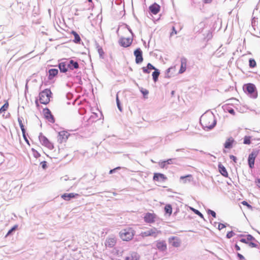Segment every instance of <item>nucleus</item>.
I'll list each match as a JSON object with an SVG mask.
<instances>
[{"mask_svg":"<svg viewBox=\"0 0 260 260\" xmlns=\"http://www.w3.org/2000/svg\"><path fill=\"white\" fill-rule=\"evenodd\" d=\"M22 119H23L22 117H18V121L19 123V126L22 131V133L26 132V129L24 128V126L22 123Z\"/></svg>","mask_w":260,"mask_h":260,"instance_id":"obj_28","label":"nucleus"},{"mask_svg":"<svg viewBox=\"0 0 260 260\" xmlns=\"http://www.w3.org/2000/svg\"><path fill=\"white\" fill-rule=\"evenodd\" d=\"M160 231H158L156 228L150 229L145 232H143L141 233V236L143 237L148 236H153L156 237L158 233H160Z\"/></svg>","mask_w":260,"mask_h":260,"instance_id":"obj_6","label":"nucleus"},{"mask_svg":"<svg viewBox=\"0 0 260 260\" xmlns=\"http://www.w3.org/2000/svg\"><path fill=\"white\" fill-rule=\"evenodd\" d=\"M155 216L153 214L147 213L144 216V220L147 223H152L154 221Z\"/></svg>","mask_w":260,"mask_h":260,"instance_id":"obj_20","label":"nucleus"},{"mask_svg":"<svg viewBox=\"0 0 260 260\" xmlns=\"http://www.w3.org/2000/svg\"><path fill=\"white\" fill-rule=\"evenodd\" d=\"M258 154L256 151H252L249 155L248 157V164L250 169L254 168L255 158Z\"/></svg>","mask_w":260,"mask_h":260,"instance_id":"obj_7","label":"nucleus"},{"mask_svg":"<svg viewBox=\"0 0 260 260\" xmlns=\"http://www.w3.org/2000/svg\"><path fill=\"white\" fill-rule=\"evenodd\" d=\"M159 165L161 168H167V165L165 160L159 162Z\"/></svg>","mask_w":260,"mask_h":260,"instance_id":"obj_42","label":"nucleus"},{"mask_svg":"<svg viewBox=\"0 0 260 260\" xmlns=\"http://www.w3.org/2000/svg\"><path fill=\"white\" fill-rule=\"evenodd\" d=\"M74 81L76 83H77L79 85H82L83 84L81 78L79 76H76L74 78Z\"/></svg>","mask_w":260,"mask_h":260,"instance_id":"obj_35","label":"nucleus"},{"mask_svg":"<svg viewBox=\"0 0 260 260\" xmlns=\"http://www.w3.org/2000/svg\"><path fill=\"white\" fill-rule=\"evenodd\" d=\"M256 66L255 60L253 58H250L249 59V66L250 68H253Z\"/></svg>","mask_w":260,"mask_h":260,"instance_id":"obj_31","label":"nucleus"},{"mask_svg":"<svg viewBox=\"0 0 260 260\" xmlns=\"http://www.w3.org/2000/svg\"><path fill=\"white\" fill-rule=\"evenodd\" d=\"M58 73V70L57 69H51L48 71V79L52 80L56 76Z\"/></svg>","mask_w":260,"mask_h":260,"instance_id":"obj_21","label":"nucleus"},{"mask_svg":"<svg viewBox=\"0 0 260 260\" xmlns=\"http://www.w3.org/2000/svg\"><path fill=\"white\" fill-rule=\"evenodd\" d=\"M22 136H23V138L24 140V141H25V142L28 145H30V144H29V142L28 141V140L27 139V137H26V132H23L22 133Z\"/></svg>","mask_w":260,"mask_h":260,"instance_id":"obj_46","label":"nucleus"},{"mask_svg":"<svg viewBox=\"0 0 260 260\" xmlns=\"http://www.w3.org/2000/svg\"><path fill=\"white\" fill-rule=\"evenodd\" d=\"M165 211L166 214H168L169 216L172 213V207L170 204H167L165 207Z\"/></svg>","mask_w":260,"mask_h":260,"instance_id":"obj_26","label":"nucleus"},{"mask_svg":"<svg viewBox=\"0 0 260 260\" xmlns=\"http://www.w3.org/2000/svg\"><path fill=\"white\" fill-rule=\"evenodd\" d=\"M125 260H138V257L136 253H133L131 256H126Z\"/></svg>","mask_w":260,"mask_h":260,"instance_id":"obj_29","label":"nucleus"},{"mask_svg":"<svg viewBox=\"0 0 260 260\" xmlns=\"http://www.w3.org/2000/svg\"><path fill=\"white\" fill-rule=\"evenodd\" d=\"M203 3L205 4H209L210 3L212 0H203Z\"/></svg>","mask_w":260,"mask_h":260,"instance_id":"obj_62","label":"nucleus"},{"mask_svg":"<svg viewBox=\"0 0 260 260\" xmlns=\"http://www.w3.org/2000/svg\"><path fill=\"white\" fill-rule=\"evenodd\" d=\"M79 194L75 193H64L61 196V198L66 201H70L72 199L76 198Z\"/></svg>","mask_w":260,"mask_h":260,"instance_id":"obj_19","label":"nucleus"},{"mask_svg":"<svg viewBox=\"0 0 260 260\" xmlns=\"http://www.w3.org/2000/svg\"><path fill=\"white\" fill-rule=\"evenodd\" d=\"M200 123L205 131H209L215 126L216 120L213 114L209 116L203 115L201 117Z\"/></svg>","mask_w":260,"mask_h":260,"instance_id":"obj_1","label":"nucleus"},{"mask_svg":"<svg viewBox=\"0 0 260 260\" xmlns=\"http://www.w3.org/2000/svg\"><path fill=\"white\" fill-rule=\"evenodd\" d=\"M225 227V225L223 223H218V229L219 230H222V229L224 228Z\"/></svg>","mask_w":260,"mask_h":260,"instance_id":"obj_52","label":"nucleus"},{"mask_svg":"<svg viewBox=\"0 0 260 260\" xmlns=\"http://www.w3.org/2000/svg\"><path fill=\"white\" fill-rule=\"evenodd\" d=\"M142 70H143V72L144 73H147V74H148L150 73V71L149 70V69L147 68V67H143L142 68Z\"/></svg>","mask_w":260,"mask_h":260,"instance_id":"obj_51","label":"nucleus"},{"mask_svg":"<svg viewBox=\"0 0 260 260\" xmlns=\"http://www.w3.org/2000/svg\"><path fill=\"white\" fill-rule=\"evenodd\" d=\"M190 209L197 215L200 216L201 218H204V216L202 213H201L198 210L196 209L193 208H190Z\"/></svg>","mask_w":260,"mask_h":260,"instance_id":"obj_36","label":"nucleus"},{"mask_svg":"<svg viewBox=\"0 0 260 260\" xmlns=\"http://www.w3.org/2000/svg\"><path fill=\"white\" fill-rule=\"evenodd\" d=\"M72 33L74 37V42L76 43H80L81 41V38L78 33L75 31H73Z\"/></svg>","mask_w":260,"mask_h":260,"instance_id":"obj_27","label":"nucleus"},{"mask_svg":"<svg viewBox=\"0 0 260 260\" xmlns=\"http://www.w3.org/2000/svg\"><path fill=\"white\" fill-rule=\"evenodd\" d=\"M126 27L128 30V31L131 33L132 37H133L134 36V34H133L132 29L129 27V26L128 25H126Z\"/></svg>","mask_w":260,"mask_h":260,"instance_id":"obj_58","label":"nucleus"},{"mask_svg":"<svg viewBox=\"0 0 260 260\" xmlns=\"http://www.w3.org/2000/svg\"><path fill=\"white\" fill-rule=\"evenodd\" d=\"M242 204L243 205H245V206H246L248 208H252V206L249 205L246 201H243L242 202Z\"/></svg>","mask_w":260,"mask_h":260,"instance_id":"obj_54","label":"nucleus"},{"mask_svg":"<svg viewBox=\"0 0 260 260\" xmlns=\"http://www.w3.org/2000/svg\"><path fill=\"white\" fill-rule=\"evenodd\" d=\"M58 68L61 73H65L68 71V67L67 66V60L65 61H61L58 64Z\"/></svg>","mask_w":260,"mask_h":260,"instance_id":"obj_18","label":"nucleus"},{"mask_svg":"<svg viewBox=\"0 0 260 260\" xmlns=\"http://www.w3.org/2000/svg\"><path fill=\"white\" fill-rule=\"evenodd\" d=\"M235 248L237 251L240 250V247L239 246H238L237 244H235Z\"/></svg>","mask_w":260,"mask_h":260,"instance_id":"obj_61","label":"nucleus"},{"mask_svg":"<svg viewBox=\"0 0 260 260\" xmlns=\"http://www.w3.org/2000/svg\"><path fill=\"white\" fill-rule=\"evenodd\" d=\"M18 227V225H15L14 226H13L11 229H10L7 234H6V237H7L10 235H11L13 232H14L17 228Z\"/></svg>","mask_w":260,"mask_h":260,"instance_id":"obj_34","label":"nucleus"},{"mask_svg":"<svg viewBox=\"0 0 260 260\" xmlns=\"http://www.w3.org/2000/svg\"><path fill=\"white\" fill-rule=\"evenodd\" d=\"M244 91L252 98L255 99L257 93L255 86L252 83H248L243 86Z\"/></svg>","mask_w":260,"mask_h":260,"instance_id":"obj_3","label":"nucleus"},{"mask_svg":"<svg viewBox=\"0 0 260 260\" xmlns=\"http://www.w3.org/2000/svg\"><path fill=\"white\" fill-rule=\"evenodd\" d=\"M235 142L234 139L232 137L228 138L224 144V147L226 149H231L233 147V145Z\"/></svg>","mask_w":260,"mask_h":260,"instance_id":"obj_22","label":"nucleus"},{"mask_svg":"<svg viewBox=\"0 0 260 260\" xmlns=\"http://www.w3.org/2000/svg\"><path fill=\"white\" fill-rule=\"evenodd\" d=\"M184 150V149H177L176 150V151L178 152V151H183Z\"/></svg>","mask_w":260,"mask_h":260,"instance_id":"obj_64","label":"nucleus"},{"mask_svg":"<svg viewBox=\"0 0 260 260\" xmlns=\"http://www.w3.org/2000/svg\"><path fill=\"white\" fill-rule=\"evenodd\" d=\"M98 52H99V54H100V56H102V54L104 53V52H103V51L102 48L99 49Z\"/></svg>","mask_w":260,"mask_h":260,"instance_id":"obj_60","label":"nucleus"},{"mask_svg":"<svg viewBox=\"0 0 260 260\" xmlns=\"http://www.w3.org/2000/svg\"><path fill=\"white\" fill-rule=\"evenodd\" d=\"M172 69V68H168V69L166 70V73H165V77H166V78H168V77H169V76L168 74H169V73H170V70H171Z\"/></svg>","mask_w":260,"mask_h":260,"instance_id":"obj_55","label":"nucleus"},{"mask_svg":"<svg viewBox=\"0 0 260 260\" xmlns=\"http://www.w3.org/2000/svg\"><path fill=\"white\" fill-rule=\"evenodd\" d=\"M136 57L135 61L137 64H140L143 61V52L140 48H137L134 52Z\"/></svg>","mask_w":260,"mask_h":260,"instance_id":"obj_8","label":"nucleus"},{"mask_svg":"<svg viewBox=\"0 0 260 260\" xmlns=\"http://www.w3.org/2000/svg\"><path fill=\"white\" fill-rule=\"evenodd\" d=\"M140 91L144 97H145V96L147 95L149 93V91L148 90H147L146 89H144L143 88L141 89Z\"/></svg>","mask_w":260,"mask_h":260,"instance_id":"obj_45","label":"nucleus"},{"mask_svg":"<svg viewBox=\"0 0 260 260\" xmlns=\"http://www.w3.org/2000/svg\"><path fill=\"white\" fill-rule=\"evenodd\" d=\"M69 134L66 131H61L58 133L57 141L59 143L66 142L68 138Z\"/></svg>","mask_w":260,"mask_h":260,"instance_id":"obj_11","label":"nucleus"},{"mask_svg":"<svg viewBox=\"0 0 260 260\" xmlns=\"http://www.w3.org/2000/svg\"><path fill=\"white\" fill-rule=\"evenodd\" d=\"M192 177L191 175H187L185 176H181L180 180L183 181V183H186L187 179H188V181H190V179Z\"/></svg>","mask_w":260,"mask_h":260,"instance_id":"obj_37","label":"nucleus"},{"mask_svg":"<svg viewBox=\"0 0 260 260\" xmlns=\"http://www.w3.org/2000/svg\"><path fill=\"white\" fill-rule=\"evenodd\" d=\"M160 74V72L157 69H155L152 73V76L154 82H156L158 80V76Z\"/></svg>","mask_w":260,"mask_h":260,"instance_id":"obj_25","label":"nucleus"},{"mask_svg":"<svg viewBox=\"0 0 260 260\" xmlns=\"http://www.w3.org/2000/svg\"><path fill=\"white\" fill-rule=\"evenodd\" d=\"M240 241L243 243H245V244H248V240H247V238H241L240 240Z\"/></svg>","mask_w":260,"mask_h":260,"instance_id":"obj_57","label":"nucleus"},{"mask_svg":"<svg viewBox=\"0 0 260 260\" xmlns=\"http://www.w3.org/2000/svg\"><path fill=\"white\" fill-rule=\"evenodd\" d=\"M230 158L232 159L233 161H234L235 162H236L237 157L233 155H230Z\"/></svg>","mask_w":260,"mask_h":260,"instance_id":"obj_56","label":"nucleus"},{"mask_svg":"<svg viewBox=\"0 0 260 260\" xmlns=\"http://www.w3.org/2000/svg\"><path fill=\"white\" fill-rule=\"evenodd\" d=\"M67 61L68 69L71 70L77 69L79 68L78 62L74 60L73 59H69L68 60H67Z\"/></svg>","mask_w":260,"mask_h":260,"instance_id":"obj_13","label":"nucleus"},{"mask_svg":"<svg viewBox=\"0 0 260 260\" xmlns=\"http://www.w3.org/2000/svg\"><path fill=\"white\" fill-rule=\"evenodd\" d=\"M135 235L134 230L131 228H127L122 230L119 232V236L123 241H128L131 240Z\"/></svg>","mask_w":260,"mask_h":260,"instance_id":"obj_2","label":"nucleus"},{"mask_svg":"<svg viewBox=\"0 0 260 260\" xmlns=\"http://www.w3.org/2000/svg\"><path fill=\"white\" fill-rule=\"evenodd\" d=\"M41 165L43 169H46L47 168V162L46 161H43L41 162Z\"/></svg>","mask_w":260,"mask_h":260,"instance_id":"obj_50","label":"nucleus"},{"mask_svg":"<svg viewBox=\"0 0 260 260\" xmlns=\"http://www.w3.org/2000/svg\"><path fill=\"white\" fill-rule=\"evenodd\" d=\"M175 158H170V159H168L165 160L166 162L167 165L173 164L174 161L175 160Z\"/></svg>","mask_w":260,"mask_h":260,"instance_id":"obj_47","label":"nucleus"},{"mask_svg":"<svg viewBox=\"0 0 260 260\" xmlns=\"http://www.w3.org/2000/svg\"><path fill=\"white\" fill-rule=\"evenodd\" d=\"M147 68L149 69V70H155V69H156V68H155L151 63H148L147 65Z\"/></svg>","mask_w":260,"mask_h":260,"instance_id":"obj_48","label":"nucleus"},{"mask_svg":"<svg viewBox=\"0 0 260 260\" xmlns=\"http://www.w3.org/2000/svg\"><path fill=\"white\" fill-rule=\"evenodd\" d=\"M40 143L49 149H53L54 146L53 144L49 141V140L44 136L42 133H40L39 136Z\"/></svg>","mask_w":260,"mask_h":260,"instance_id":"obj_5","label":"nucleus"},{"mask_svg":"<svg viewBox=\"0 0 260 260\" xmlns=\"http://www.w3.org/2000/svg\"><path fill=\"white\" fill-rule=\"evenodd\" d=\"M31 151L32 152L33 155L35 158H37L41 156L40 154L34 148H31Z\"/></svg>","mask_w":260,"mask_h":260,"instance_id":"obj_40","label":"nucleus"},{"mask_svg":"<svg viewBox=\"0 0 260 260\" xmlns=\"http://www.w3.org/2000/svg\"><path fill=\"white\" fill-rule=\"evenodd\" d=\"M116 104H117V108L119 109V110L121 112L122 111V107L121 106V104H120V101L118 98V94H116Z\"/></svg>","mask_w":260,"mask_h":260,"instance_id":"obj_38","label":"nucleus"},{"mask_svg":"<svg viewBox=\"0 0 260 260\" xmlns=\"http://www.w3.org/2000/svg\"><path fill=\"white\" fill-rule=\"evenodd\" d=\"M181 66L180 69L179 71V74L183 73L186 69V64H187V59L184 57H182L181 58Z\"/></svg>","mask_w":260,"mask_h":260,"instance_id":"obj_16","label":"nucleus"},{"mask_svg":"<svg viewBox=\"0 0 260 260\" xmlns=\"http://www.w3.org/2000/svg\"><path fill=\"white\" fill-rule=\"evenodd\" d=\"M167 178L166 176L161 173H155L153 175V179L155 181H165Z\"/></svg>","mask_w":260,"mask_h":260,"instance_id":"obj_14","label":"nucleus"},{"mask_svg":"<svg viewBox=\"0 0 260 260\" xmlns=\"http://www.w3.org/2000/svg\"><path fill=\"white\" fill-rule=\"evenodd\" d=\"M116 244V240L114 238H110L106 240L105 245L109 247H113Z\"/></svg>","mask_w":260,"mask_h":260,"instance_id":"obj_24","label":"nucleus"},{"mask_svg":"<svg viewBox=\"0 0 260 260\" xmlns=\"http://www.w3.org/2000/svg\"><path fill=\"white\" fill-rule=\"evenodd\" d=\"M207 213L208 214L211 215L213 217L215 218L216 216V214L215 211L212 210L211 209H208L207 211Z\"/></svg>","mask_w":260,"mask_h":260,"instance_id":"obj_44","label":"nucleus"},{"mask_svg":"<svg viewBox=\"0 0 260 260\" xmlns=\"http://www.w3.org/2000/svg\"><path fill=\"white\" fill-rule=\"evenodd\" d=\"M256 183L257 186L260 188V179H258L256 181Z\"/></svg>","mask_w":260,"mask_h":260,"instance_id":"obj_63","label":"nucleus"},{"mask_svg":"<svg viewBox=\"0 0 260 260\" xmlns=\"http://www.w3.org/2000/svg\"><path fill=\"white\" fill-rule=\"evenodd\" d=\"M237 257H238L239 260L245 259V257H244V256L239 253H237Z\"/></svg>","mask_w":260,"mask_h":260,"instance_id":"obj_53","label":"nucleus"},{"mask_svg":"<svg viewBox=\"0 0 260 260\" xmlns=\"http://www.w3.org/2000/svg\"><path fill=\"white\" fill-rule=\"evenodd\" d=\"M248 246L252 248H256L258 246V245L256 244L255 243L252 242V241H249L248 242Z\"/></svg>","mask_w":260,"mask_h":260,"instance_id":"obj_41","label":"nucleus"},{"mask_svg":"<svg viewBox=\"0 0 260 260\" xmlns=\"http://www.w3.org/2000/svg\"><path fill=\"white\" fill-rule=\"evenodd\" d=\"M169 242L174 247H178L180 246V241L179 239L175 237L169 238Z\"/></svg>","mask_w":260,"mask_h":260,"instance_id":"obj_17","label":"nucleus"},{"mask_svg":"<svg viewBox=\"0 0 260 260\" xmlns=\"http://www.w3.org/2000/svg\"><path fill=\"white\" fill-rule=\"evenodd\" d=\"M133 42V38L121 37L118 43L119 45L124 48L129 47Z\"/></svg>","mask_w":260,"mask_h":260,"instance_id":"obj_9","label":"nucleus"},{"mask_svg":"<svg viewBox=\"0 0 260 260\" xmlns=\"http://www.w3.org/2000/svg\"><path fill=\"white\" fill-rule=\"evenodd\" d=\"M247 240L248 241H254L255 242L258 243V242L251 235L248 234L246 235Z\"/></svg>","mask_w":260,"mask_h":260,"instance_id":"obj_39","label":"nucleus"},{"mask_svg":"<svg viewBox=\"0 0 260 260\" xmlns=\"http://www.w3.org/2000/svg\"><path fill=\"white\" fill-rule=\"evenodd\" d=\"M235 235V233L231 231L230 232H229L227 234H226V237L228 238V239H230L232 237H233L234 235Z\"/></svg>","mask_w":260,"mask_h":260,"instance_id":"obj_43","label":"nucleus"},{"mask_svg":"<svg viewBox=\"0 0 260 260\" xmlns=\"http://www.w3.org/2000/svg\"><path fill=\"white\" fill-rule=\"evenodd\" d=\"M224 110H226L229 113L234 115L235 114V112L234 109L229 106H226L224 108Z\"/></svg>","mask_w":260,"mask_h":260,"instance_id":"obj_30","label":"nucleus"},{"mask_svg":"<svg viewBox=\"0 0 260 260\" xmlns=\"http://www.w3.org/2000/svg\"><path fill=\"white\" fill-rule=\"evenodd\" d=\"M149 9L151 13H152L154 15H156L159 12L160 7L158 4H156V3H154V4L149 6Z\"/></svg>","mask_w":260,"mask_h":260,"instance_id":"obj_15","label":"nucleus"},{"mask_svg":"<svg viewBox=\"0 0 260 260\" xmlns=\"http://www.w3.org/2000/svg\"><path fill=\"white\" fill-rule=\"evenodd\" d=\"M43 113L46 119L49 122L53 123L55 122V118L51 113V111L47 108L43 109Z\"/></svg>","mask_w":260,"mask_h":260,"instance_id":"obj_10","label":"nucleus"},{"mask_svg":"<svg viewBox=\"0 0 260 260\" xmlns=\"http://www.w3.org/2000/svg\"><path fill=\"white\" fill-rule=\"evenodd\" d=\"M243 143L244 144L249 145L251 144V137L246 136L244 138Z\"/></svg>","mask_w":260,"mask_h":260,"instance_id":"obj_33","label":"nucleus"},{"mask_svg":"<svg viewBox=\"0 0 260 260\" xmlns=\"http://www.w3.org/2000/svg\"><path fill=\"white\" fill-rule=\"evenodd\" d=\"M52 92L49 89H45L39 93L40 102L44 105L48 104L50 102V98Z\"/></svg>","mask_w":260,"mask_h":260,"instance_id":"obj_4","label":"nucleus"},{"mask_svg":"<svg viewBox=\"0 0 260 260\" xmlns=\"http://www.w3.org/2000/svg\"><path fill=\"white\" fill-rule=\"evenodd\" d=\"M121 169V167H117L113 169H111L109 171V174H112L114 173H115L116 172V170H120Z\"/></svg>","mask_w":260,"mask_h":260,"instance_id":"obj_49","label":"nucleus"},{"mask_svg":"<svg viewBox=\"0 0 260 260\" xmlns=\"http://www.w3.org/2000/svg\"><path fill=\"white\" fill-rule=\"evenodd\" d=\"M156 247L161 252L166 251L167 249L166 242L164 240H158L156 241Z\"/></svg>","mask_w":260,"mask_h":260,"instance_id":"obj_12","label":"nucleus"},{"mask_svg":"<svg viewBox=\"0 0 260 260\" xmlns=\"http://www.w3.org/2000/svg\"><path fill=\"white\" fill-rule=\"evenodd\" d=\"M9 107V103L8 102L5 103L3 106L0 108V113L5 112L7 110Z\"/></svg>","mask_w":260,"mask_h":260,"instance_id":"obj_32","label":"nucleus"},{"mask_svg":"<svg viewBox=\"0 0 260 260\" xmlns=\"http://www.w3.org/2000/svg\"><path fill=\"white\" fill-rule=\"evenodd\" d=\"M172 30H173V31H172V32H171V35H173V34H177V31L176 30L175 28V27H174V26H173V27H172Z\"/></svg>","mask_w":260,"mask_h":260,"instance_id":"obj_59","label":"nucleus"},{"mask_svg":"<svg viewBox=\"0 0 260 260\" xmlns=\"http://www.w3.org/2000/svg\"><path fill=\"white\" fill-rule=\"evenodd\" d=\"M218 168L220 173L224 177H227L228 176V173L225 168L221 164H219Z\"/></svg>","mask_w":260,"mask_h":260,"instance_id":"obj_23","label":"nucleus"}]
</instances>
